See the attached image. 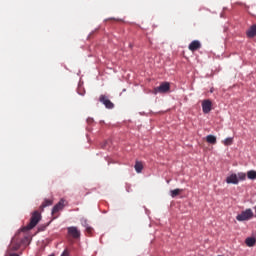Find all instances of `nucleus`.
Here are the masks:
<instances>
[{"label": "nucleus", "mask_w": 256, "mask_h": 256, "mask_svg": "<svg viewBox=\"0 0 256 256\" xmlns=\"http://www.w3.org/2000/svg\"><path fill=\"white\" fill-rule=\"evenodd\" d=\"M40 221H41V212L36 210L32 213L29 224L23 227L22 231H31V229H34V227H37V224Z\"/></svg>", "instance_id": "f257e3e1"}, {"label": "nucleus", "mask_w": 256, "mask_h": 256, "mask_svg": "<svg viewBox=\"0 0 256 256\" xmlns=\"http://www.w3.org/2000/svg\"><path fill=\"white\" fill-rule=\"evenodd\" d=\"M254 214L251 208L242 211L240 214L236 216L237 221H249V219H253Z\"/></svg>", "instance_id": "f03ea898"}, {"label": "nucleus", "mask_w": 256, "mask_h": 256, "mask_svg": "<svg viewBox=\"0 0 256 256\" xmlns=\"http://www.w3.org/2000/svg\"><path fill=\"white\" fill-rule=\"evenodd\" d=\"M65 203V199H60V201L52 208L53 219H57V217H59L57 213H59V211H63Z\"/></svg>", "instance_id": "7ed1b4c3"}, {"label": "nucleus", "mask_w": 256, "mask_h": 256, "mask_svg": "<svg viewBox=\"0 0 256 256\" xmlns=\"http://www.w3.org/2000/svg\"><path fill=\"white\" fill-rule=\"evenodd\" d=\"M171 84L169 82H162L158 87L154 89L155 93H169Z\"/></svg>", "instance_id": "20e7f679"}, {"label": "nucleus", "mask_w": 256, "mask_h": 256, "mask_svg": "<svg viewBox=\"0 0 256 256\" xmlns=\"http://www.w3.org/2000/svg\"><path fill=\"white\" fill-rule=\"evenodd\" d=\"M68 235L73 239H79L81 237V231L76 226H70L67 228Z\"/></svg>", "instance_id": "39448f33"}, {"label": "nucleus", "mask_w": 256, "mask_h": 256, "mask_svg": "<svg viewBox=\"0 0 256 256\" xmlns=\"http://www.w3.org/2000/svg\"><path fill=\"white\" fill-rule=\"evenodd\" d=\"M212 107H213V103L211 102V100L207 99V100L202 101V111H203V113H205V114L211 113Z\"/></svg>", "instance_id": "423d86ee"}, {"label": "nucleus", "mask_w": 256, "mask_h": 256, "mask_svg": "<svg viewBox=\"0 0 256 256\" xmlns=\"http://www.w3.org/2000/svg\"><path fill=\"white\" fill-rule=\"evenodd\" d=\"M99 101L105 105L106 109H113V107H115V104H113V102H111L107 97H101Z\"/></svg>", "instance_id": "0eeeda50"}, {"label": "nucleus", "mask_w": 256, "mask_h": 256, "mask_svg": "<svg viewBox=\"0 0 256 256\" xmlns=\"http://www.w3.org/2000/svg\"><path fill=\"white\" fill-rule=\"evenodd\" d=\"M188 49H189V51H192V52L201 49V42H199V40H194V41H192V42L189 44Z\"/></svg>", "instance_id": "6e6552de"}, {"label": "nucleus", "mask_w": 256, "mask_h": 256, "mask_svg": "<svg viewBox=\"0 0 256 256\" xmlns=\"http://www.w3.org/2000/svg\"><path fill=\"white\" fill-rule=\"evenodd\" d=\"M226 183L237 185L239 183V179L237 177V174H232L226 178Z\"/></svg>", "instance_id": "1a4fd4ad"}, {"label": "nucleus", "mask_w": 256, "mask_h": 256, "mask_svg": "<svg viewBox=\"0 0 256 256\" xmlns=\"http://www.w3.org/2000/svg\"><path fill=\"white\" fill-rule=\"evenodd\" d=\"M247 37L252 39L253 37H256V24L252 25L247 31H246Z\"/></svg>", "instance_id": "9d476101"}, {"label": "nucleus", "mask_w": 256, "mask_h": 256, "mask_svg": "<svg viewBox=\"0 0 256 256\" xmlns=\"http://www.w3.org/2000/svg\"><path fill=\"white\" fill-rule=\"evenodd\" d=\"M51 205H53V199H44L39 209L40 211H44L45 207H51Z\"/></svg>", "instance_id": "9b49d317"}, {"label": "nucleus", "mask_w": 256, "mask_h": 256, "mask_svg": "<svg viewBox=\"0 0 256 256\" xmlns=\"http://www.w3.org/2000/svg\"><path fill=\"white\" fill-rule=\"evenodd\" d=\"M206 141L211 145H215L217 143V137H215L214 135H208L206 136Z\"/></svg>", "instance_id": "f8f14e48"}, {"label": "nucleus", "mask_w": 256, "mask_h": 256, "mask_svg": "<svg viewBox=\"0 0 256 256\" xmlns=\"http://www.w3.org/2000/svg\"><path fill=\"white\" fill-rule=\"evenodd\" d=\"M134 169L136 173H141V171H143V163L140 161H136Z\"/></svg>", "instance_id": "ddd939ff"}, {"label": "nucleus", "mask_w": 256, "mask_h": 256, "mask_svg": "<svg viewBox=\"0 0 256 256\" xmlns=\"http://www.w3.org/2000/svg\"><path fill=\"white\" fill-rule=\"evenodd\" d=\"M247 247H255L256 240L253 237H249L245 241Z\"/></svg>", "instance_id": "4468645a"}, {"label": "nucleus", "mask_w": 256, "mask_h": 256, "mask_svg": "<svg viewBox=\"0 0 256 256\" xmlns=\"http://www.w3.org/2000/svg\"><path fill=\"white\" fill-rule=\"evenodd\" d=\"M182 192H183V190L177 188V189L171 190L170 195H171V197L175 198Z\"/></svg>", "instance_id": "2eb2a0df"}, {"label": "nucleus", "mask_w": 256, "mask_h": 256, "mask_svg": "<svg viewBox=\"0 0 256 256\" xmlns=\"http://www.w3.org/2000/svg\"><path fill=\"white\" fill-rule=\"evenodd\" d=\"M248 179H256V171L255 170H250L247 173Z\"/></svg>", "instance_id": "dca6fc26"}, {"label": "nucleus", "mask_w": 256, "mask_h": 256, "mask_svg": "<svg viewBox=\"0 0 256 256\" xmlns=\"http://www.w3.org/2000/svg\"><path fill=\"white\" fill-rule=\"evenodd\" d=\"M238 180L240 181H245V179H247V174L240 172L237 174Z\"/></svg>", "instance_id": "f3484780"}, {"label": "nucleus", "mask_w": 256, "mask_h": 256, "mask_svg": "<svg viewBox=\"0 0 256 256\" xmlns=\"http://www.w3.org/2000/svg\"><path fill=\"white\" fill-rule=\"evenodd\" d=\"M223 143L226 146L233 145V138H226Z\"/></svg>", "instance_id": "a211bd4d"}, {"label": "nucleus", "mask_w": 256, "mask_h": 256, "mask_svg": "<svg viewBox=\"0 0 256 256\" xmlns=\"http://www.w3.org/2000/svg\"><path fill=\"white\" fill-rule=\"evenodd\" d=\"M13 243H15V239L12 240V245L10 246V249H13L14 251H17V249H19L20 245L17 244L16 246H13Z\"/></svg>", "instance_id": "6ab92c4d"}, {"label": "nucleus", "mask_w": 256, "mask_h": 256, "mask_svg": "<svg viewBox=\"0 0 256 256\" xmlns=\"http://www.w3.org/2000/svg\"><path fill=\"white\" fill-rule=\"evenodd\" d=\"M81 225L85 228L89 227V222L87 221V219H84L81 221Z\"/></svg>", "instance_id": "aec40b11"}, {"label": "nucleus", "mask_w": 256, "mask_h": 256, "mask_svg": "<svg viewBox=\"0 0 256 256\" xmlns=\"http://www.w3.org/2000/svg\"><path fill=\"white\" fill-rule=\"evenodd\" d=\"M86 232L88 235H91V233H93V228H91V226L86 227Z\"/></svg>", "instance_id": "412c9836"}, {"label": "nucleus", "mask_w": 256, "mask_h": 256, "mask_svg": "<svg viewBox=\"0 0 256 256\" xmlns=\"http://www.w3.org/2000/svg\"><path fill=\"white\" fill-rule=\"evenodd\" d=\"M78 93H79V95H85V90L83 89V88H81V87H79L78 88Z\"/></svg>", "instance_id": "4be33fe9"}, {"label": "nucleus", "mask_w": 256, "mask_h": 256, "mask_svg": "<svg viewBox=\"0 0 256 256\" xmlns=\"http://www.w3.org/2000/svg\"><path fill=\"white\" fill-rule=\"evenodd\" d=\"M6 256H19V254L11 253V252L8 251Z\"/></svg>", "instance_id": "5701e85b"}, {"label": "nucleus", "mask_w": 256, "mask_h": 256, "mask_svg": "<svg viewBox=\"0 0 256 256\" xmlns=\"http://www.w3.org/2000/svg\"><path fill=\"white\" fill-rule=\"evenodd\" d=\"M109 143H111V141H106L105 143H104V145L102 146L103 147V149H106L107 148V145H109Z\"/></svg>", "instance_id": "b1692460"}, {"label": "nucleus", "mask_w": 256, "mask_h": 256, "mask_svg": "<svg viewBox=\"0 0 256 256\" xmlns=\"http://www.w3.org/2000/svg\"><path fill=\"white\" fill-rule=\"evenodd\" d=\"M61 256H69V251L64 250L63 253L61 254Z\"/></svg>", "instance_id": "393cba45"}, {"label": "nucleus", "mask_w": 256, "mask_h": 256, "mask_svg": "<svg viewBox=\"0 0 256 256\" xmlns=\"http://www.w3.org/2000/svg\"><path fill=\"white\" fill-rule=\"evenodd\" d=\"M210 93H213V88L210 90Z\"/></svg>", "instance_id": "a878e982"}, {"label": "nucleus", "mask_w": 256, "mask_h": 256, "mask_svg": "<svg viewBox=\"0 0 256 256\" xmlns=\"http://www.w3.org/2000/svg\"><path fill=\"white\" fill-rule=\"evenodd\" d=\"M132 47H133V45L130 44V48H132Z\"/></svg>", "instance_id": "bb28decb"}]
</instances>
